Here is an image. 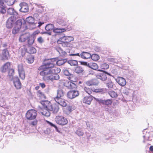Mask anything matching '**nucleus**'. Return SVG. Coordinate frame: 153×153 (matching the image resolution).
<instances>
[{"mask_svg":"<svg viewBox=\"0 0 153 153\" xmlns=\"http://www.w3.org/2000/svg\"><path fill=\"white\" fill-rule=\"evenodd\" d=\"M57 61V59L54 58L48 59L44 63V65L39 68V70H42L40 72V74L46 75L49 74L48 73L60 72V69L54 67Z\"/></svg>","mask_w":153,"mask_h":153,"instance_id":"nucleus-1","label":"nucleus"},{"mask_svg":"<svg viewBox=\"0 0 153 153\" xmlns=\"http://www.w3.org/2000/svg\"><path fill=\"white\" fill-rule=\"evenodd\" d=\"M64 92L61 89L57 91V96L54 99L55 101L61 106L65 107L67 105L65 100L62 98L64 96Z\"/></svg>","mask_w":153,"mask_h":153,"instance_id":"nucleus-2","label":"nucleus"},{"mask_svg":"<svg viewBox=\"0 0 153 153\" xmlns=\"http://www.w3.org/2000/svg\"><path fill=\"white\" fill-rule=\"evenodd\" d=\"M45 102H43V104L45 105H46V107L48 108V110L51 111H52L54 114L57 113L59 110V105L57 104H53L52 105L51 103L48 101Z\"/></svg>","mask_w":153,"mask_h":153,"instance_id":"nucleus-3","label":"nucleus"},{"mask_svg":"<svg viewBox=\"0 0 153 153\" xmlns=\"http://www.w3.org/2000/svg\"><path fill=\"white\" fill-rule=\"evenodd\" d=\"M37 114V112L36 110L34 109L30 110L26 113V117L28 120H33L36 118Z\"/></svg>","mask_w":153,"mask_h":153,"instance_id":"nucleus-4","label":"nucleus"},{"mask_svg":"<svg viewBox=\"0 0 153 153\" xmlns=\"http://www.w3.org/2000/svg\"><path fill=\"white\" fill-rule=\"evenodd\" d=\"M55 120L57 123L62 126L66 125L68 122L67 119L62 116H56L55 118Z\"/></svg>","mask_w":153,"mask_h":153,"instance_id":"nucleus-5","label":"nucleus"},{"mask_svg":"<svg viewBox=\"0 0 153 153\" xmlns=\"http://www.w3.org/2000/svg\"><path fill=\"white\" fill-rule=\"evenodd\" d=\"M98 71H102V73H100L97 75L96 77L97 78L100 79L102 81H105L107 79V75L111 76L110 73H108L106 71H103L102 70H98Z\"/></svg>","mask_w":153,"mask_h":153,"instance_id":"nucleus-6","label":"nucleus"},{"mask_svg":"<svg viewBox=\"0 0 153 153\" xmlns=\"http://www.w3.org/2000/svg\"><path fill=\"white\" fill-rule=\"evenodd\" d=\"M70 56H78L80 57L83 59H86L90 58L91 54L88 52H83L81 53L80 55L79 53L76 54H70Z\"/></svg>","mask_w":153,"mask_h":153,"instance_id":"nucleus-7","label":"nucleus"},{"mask_svg":"<svg viewBox=\"0 0 153 153\" xmlns=\"http://www.w3.org/2000/svg\"><path fill=\"white\" fill-rule=\"evenodd\" d=\"M18 71L20 78L22 80L25 78V74L23 65L22 64H18L17 66Z\"/></svg>","mask_w":153,"mask_h":153,"instance_id":"nucleus-8","label":"nucleus"},{"mask_svg":"<svg viewBox=\"0 0 153 153\" xmlns=\"http://www.w3.org/2000/svg\"><path fill=\"white\" fill-rule=\"evenodd\" d=\"M25 21L24 19H19L17 20L16 22L15 26L18 27L20 29L22 28H24L25 27V28L23 30H25L27 28V26H26L25 25Z\"/></svg>","mask_w":153,"mask_h":153,"instance_id":"nucleus-9","label":"nucleus"},{"mask_svg":"<svg viewBox=\"0 0 153 153\" xmlns=\"http://www.w3.org/2000/svg\"><path fill=\"white\" fill-rule=\"evenodd\" d=\"M146 129H145L143 131V137L144 138L143 142L144 143H145L146 141H151L152 139V138L153 137L152 135L150 134L149 132H147L146 131Z\"/></svg>","mask_w":153,"mask_h":153,"instance_id":"nucleus-10","label":"nucleus"},{"mask_svg":"<svg viewBox=\"0 0 153 153\" xmlns=\"http://www.w3.org/2000/svg\"><path fill=\"white\" fill-rule=\"evenodd\" d=\"M17 17V16H12L8 19L6 24V27L7 28H10L13 26Z\"/></svg>","mask_w":153,"mask_h":153,"instance_id":"nucleus-11","label":"nucleus"},{"mask_svg":"<svg viewBox=\"0 0 153 153\" xmlns=\"http://www.w3.org/2000/svg\"><path fill=\"white\" fill-rule=\"evenodd\" d=\"M79 92L78 91L71 90L69 91L67 94L68 97L70 99H72L78 96Z\"/></svg>","mask_w":153,"mask_h":153,"instance_id":"nucleus-12","label":"nucleus"},{"mask_svg":"<svg viewBox=\"0 0 153 153\" xmlns=\"http://www.w3.org/2000/svg\"><path fill=\"white\" fill-rule=\"evenodd\" d=\"M12 80L15 88L17 89H20L22 87V84L19 79L17 77H14L12 78Z\"/></svg>","mask_w":153,"mask_h":153,"instance_id":"nucleus-13","label":"nucleus"},{"mask_svg":"<svg viewBox=\"0 0 153 153\" xmlns=\"http://www.w3.org/2000/svg\"><path fill=\"white\" fill-rule=\"evenodd\" d=\"M81 64L87 66L89 68L94 70H97L98 68L97 64L95 63H88L86 62H81Z\"/></svg>","mask_w":153,"mask_h":153,"instance_id":"nucleus-14","label":"nucleus"},{"mask_svg":"<svg viewBox=\"0 0 153 153\" xmlns=\"http://www.w3.org/2000/svg\"><path fill=\"white\" fill-rule=\"evenodd\" d=\"M47 101H42L40 102V103L42 105L44 108L43 110L41 112L42 114L44 116H45L47 117H48L50 115V111L49 110L48 108L46 107V105H45L44 104H43V102H44Z\"/></svg>","mask_w":153,"mask_h":153,"instance_id":"nucleus-15","label":"nucleus"},{"mask_svg":"<svg viewBox=\"0 0 153 153\" xmlns=\"http://www.w3.org/2000/svg\"><path fill=\"white\" fill-rule=\"evenodd\" d=\"M95 100L100 103H101L104 105L106 106H109L112 103V102L111 100L107 99L106 100H103L102 99H99L98 98H94Z\"/></svg>","mask_w":153,"mask_h":153,"instance_id":"nucleus-16","label":"nucleus"},{"mask_svg":"<svg viewBox=\"0 0 153 153\" xmlns=\"http://www.w3.org/2000/svg\"><path fill=\"white\" fill-rule=\"evenodd\" d=\"M19 6L21 7V8L19 10L20 12L25 13L28 11V6L27 4L25 2L21 3L19 4Z\"/></svg>","mask_w":153,"mask_h":153,"instance_id":"nucleus-17","label":"nucleus"},{"mask_svg":"<svg viewBox=\"0 0 153 153\" xmlns=\"http://www.w3.org/2000/svg\"><path fill=\"white\" fill-rule=\"evenodd\" d=\"M9 56V54L8 50H7V49H3L2 51L1 59L3 60H7Z\"/></svg>","mask_w":153,"mask_h":153,"instance_id":"nucleus-18","label":"nucleus"},{"mask_svg":"<svg viewBox=\"0 0 153 153\" xmlns=\"http://www.w3.org/2000/svg\"><path fill=\"white\" fill-rule=\"evenodd\" d=\"M63 73L64 75L68 77L67 78L69 80L73 81V79L75 77V75L71 74L68 70L65 69L63 71Z\"/></svg>","mask_w":153,"mask_h":153,"instance_id":"nucleus-19","label":"nucleus"},{"mask_svg":"<svg viewBox=\"0 0 153 153\" xmlns=\"http://www.w3.org/2000/svg\"><path fill=\"white\" fill-rule=\"evenodd\" d=\"M93 98L94 97L91 95L86 96L83 98L82 101L83 103L85 104L90 105L91 102L93 100Z\"/></svg>","mask_w":153,"mask_h":153,"instance_id":"nucleus-20","label":"nucleus"},{"mask_svg":"<svg viewBox=\"0 0 153 153\" xmlns=\"http://www.w3.org/2000/svg\"><path fill=\"white\" fill-rule=\"evenodd\" d=\"M116 80L120 85L123 86H125L126 84L125 79L122 77H118L116 79Z\"/></svg>","mask_w":153,"mask_h":153,"instance_id":"nucleus-21","label":"nucleus"},{"mask_svg":"<svg viewBox=\"0 0 153 153\" xmlns=\"http://www.w3.org/2000/svg\"><path fill=\"white\" fill-rule=\"evenodd\" d=\"M26 22L30 25H34L36 27V25L37 24V22H35L34 19L32 16H30L27 18Z\"/></svg>","mask_w":153,"mask_h":153,"instance_id":"nucleus-22","label":"nucleus"},{"mask_svg":"<svg viewBox=\"0 0 153 153\" xmlns=\"http://www.w3.org/2000/svg\"><path fill=\"white\" fill-rule=\"evenodd\" d=\"M64 85L68 89H73L75 87L76 85L74 83L70 81H66L64 83Z\"/></svg>","mask_w":153,"mask_h":153,"instance_id":"nucleus-23","label":"nucleus"},{"mask_svg":"<svg viewBox=\"0 0 153 153\" xmlns=\"http://www.w3.org/2000/svg\"><path fill=\"white\" fill-rule=\"evenodd\" d=\"M10 68V63L7 62L4 64L1 68V71L3 72H5Z\"/></svg>","mask_w":153,"mask_h":153,"instance_id":"nucleus-24","label":"nucleus"},{"mask_svg":"<svg viewBox=\"0 0 153 153\" xmlns=\"http://www.w3.org/2000/svg\"><path fill=\"white\" fill-rule=\"evenodd\" d=\"M54 49L55 50L59 52L60 56H65L66 54V53L60 47L56 46L54 47Z\"/></svg>","mask_w":153,"mask_h":153,"instance_id":"nucleus-25","label":"nucleus"},{"mask_svg":"<svg viewBox=\"0 0 153 153\" xmlns=\"http://www.w3.org/2000/svg\"><path fill=\"white\" fill-rule=\"evenodd\" d=\"M86 84L88 86L96 85L98 84V82L96 79H93L87 81L86 82Z\"/></svg>","mask_w":153,"mask_h":153,"instance_id":"nucleus-26","label":"nucleus"},{"mask_svg":"<svg viewBox=\"0 0 153 153\" xmlns=\"http://www.w3.org/2000/svg\"><path fill=\"white\" fill-rule=\"evenodd\" d=\"M7 13L10 15H13V16H16L18 15V13L13 8H9L7 11Z\"/></svg>","mask_w":153,"mask_h":153,"instance_id":"nucleus-27","label":"nucleus"},{"mask_svg":"<svg viewBox=\"0 0 153 153\" xmlns=\"http://www.w3.org/2000/svg\"><path fill=\"white\" fill-rule=\"evenodd\" d=\"M106 86L109 89L112 88L114 86V83L110 79L106 80L105 82Z\"/></svg>","mask_w":153,"mask_h":153,"instance_id":"nucleus-28","label":"nucleus"},{"mask_svg":"<svg viewBox=\"0 0 153 153\" xmlns=\"http://www.w3.org/2000/svg\"><path fill=\"white\" fill-rule=\"evenodd\" d=\"M29 33H26L21 35L19 37V41L21 42H23L27 40V39L28 38Z\"/></svg>","mask_w":153,"mask_h":153,"instance_id":"nucleus-29","label":"nucleus"},{"mask_svg":"<svg viewBox=\"0 0 153 153\" xmlns=\"http://www.w3.org/2000/svg\"><path fill=\"white\" fill-rule=\"evenodd\" d=\"M66 31L65 28L55 27H54L53 30V32L56 33H60Z\"/></svg>","mask_w":153,"mask_h":153,"instance_id":"nucleus-30","label":"nucleus"},{"mask_svg":"<svg viewBox=\"0 0 153 153\" xmlns=\"http://www.w3.org/2000/svg\"><path fill=\"white\" fill-rule=\"evenodd\" d=\"M84 71L83 68L81 66H77L75 69V72L78 74L82 73Z\"/></svg>","mask_w":153,"mask_h":153,"instance_id":"nucleus-31","label":"nucleus"},{"mask_svg":"<svg viewBox=\"0 0 153 153\" xmlns=\"http://www.w3.org/2000/svg\"><path fill=\"white\" fill-rule=\"evenodd\" d=\"M54 25L52 24H48L45 26V29L47 31L53 30L54 29Z\"/></svg>","mask_w":153,"mask_h":153,"instance_id":"nucleus-32","label":"nucleus"},{"mask_svg":"<svg viewBox=\"0 0 153 153\" xmlns=\"http://www.w3.org/2000/svg\"><path fill=\"white\" fill-rule=\"evenodd\" d=\"M53 73H48L49 74L46 75H41L44 76V77L46 78L48 80H53Z\"/></svg>","mask_w":153,"mask_h":153,"instance_id":"nucleus-33","label":"nucleus"},{"mask_svg":"<svg viewBox=\"0 0 153 153\" xmlns=\"http://www.w3.org/2000/svg\"><path fill=\"white\" fill-rule=\"evenodd\" d=\"M16 0H4V3L6 5V4L8 6H11L14 4Z\"/></svg>","mask_w":153,"mask_h":153,"instance_id":"nucleus-34","label":"nucleus"},{"mask_svg":"<svg viewBox=\"0 0 153 153\" xmlns=\"http://www.w3.org/2000/svg\"><path fill=\"white\" fill-rule=\"evenodd\" d=\"M57 23L61 25L66 26L67 24L66 22L62 19H57Z\"/></svg>","mask_w":153,"mask_h":153,"instance_id":"nucleus-35","label":"nucleus"},{"mask_svg":"<svg viewBox=\"0 0 153 153\" xmlns=\"http://www.w3.org/2000/svg\"><path fill=\"white\" fill-rule=\"evenodd\" d=\"M37 95L38 97H39L42 99H46V97L43 93L40 90H39L37 91Z\"/></svg>","mask_w":153,"mask_h":153,"instance_id":"nucleus-36","label":"nucleus"},{"mask_svg":"<svg viewBox=\"0 0 153 153\" xmlns=\"http://www.w3.org/2000/svg\"><path fill=\"white\" fill-rule=\"evenodd\" d=\"M68 63L71 66H76L78 64L77 61L76 60H69L68 61Z\"/></svg>","mask_w":153,"mask_h":153,"instance_id":"nucleus-37","label":"nucleus"},{"mask_svg":"<svg viewBox=\"0 0 153 153\" xmlns=\"http://www.w3.org/2000/svg\"><path fill=\"white\" fill-rule=\"evenodd\" d=\"M67 61L66 59L59 60L57 61L56 62V64L60 66L64 64Z\"/></svg>","mask_w":153,"mask_h":153,"instance_id":"nucleus-38","label":"nucleus"},{"mask_svg":"<svg viewBox=\"0 0 153 153\" xmlns=\"http://www.w3.org/2000/svg\"><path fill=\"white\" fill-rule=\"evenodd\" d=\"M68 37L66 36H64L60 38L57 41V43L59 44L65 42L66 39Z\"/></svg>","mask_w":153,"mask_h":153,"instance_id":"nucleus-39","label":"nucleus"},{"mask_svg":"<svg viewBox=\"0 0 153 153\" xmlns=\"http://www.w3.org/2000/svg\"><path fill=\"white\" fill-rule=\"evenodd\" d=\"M28 38L27 39V43L29 45H32L34 42V40L30 36V34L29 33L28 34Z\"/></svg>","mask_w":153,"mask_h":153,"instance_id":"nucleus-40","label":"nucleus"},{"mask_svg":"<svg viewBox=\"0 0 153 153\" xmlns=\"http://www.w3.org/2000/svg\"><path fill=\"white\" fill-rule=\"evenodd\" d=\"M91 59L94 61H97L100 59L99 56L97 54H91Z\"/></svg>","mask_w":153,"mask_h":153,"instance_id":"nucleus-41","label":"nucleus"},{"mask_svg":"<svg viewBox=\"0 0 153 153\" xmlns=\"http://www.w3.org/2000/svg\"><path fill=\"white\" fill-rule=\"evenodd\" d=\"M60 72H56L55 73H53V80H57L59 79V76L57 74L58 73Z\"/></svg>","mask_w":153,"mask_h":153,"instance_id":"nucleus-42","label":"nucleus"},{"mask_svg":"<svg viewBox=\"0 0 153 153\" xmlns=\"http://www.w3.org/2000/svg\"><path fill=\"white\" fill-rule=\"evenodd\" d=\"M34 57L32 55H30L27 59V62L28 63H32L34 61Z\"/></svg>","mask_w":153,"mask_h":153,"instance_id":"nucleus-43","label":"nucleus"},{"mask_svg":"<svg viewBox=\"0 0 153 153\" xmlns=\"http://www.w3.org/2000/svg\"><path fill=\"white\" fill-rule=\"evenodd\" d=\"M109 94L110 96L112 98H115L117 96V94L116 92L113 91L109 92Z\"/></svg>","mask_w":153,"mask_h":153,"instance_id":"nucleus-44","label":"nucleus"},{"mask_svg":"<svg viewBox=\"0 0 153 153\" xmlns=\"http://www.w3.org/2000/svg\"><path fill=\"white\" fill-rule=\"evenodd\" d=\"M39 33V32L38 31H34L33 34H30V36L31 37L35 40L36 36Z\"/></svg>","mask_w":153,"mask_h":153,"instance_id":"nucleus-45","label":"nucleus"},{"mask_svg":"<svg viewBox=\"0 0 153 153\" xmlns=\"http://www.w3.org/2000/svg\"><path fill=\"white\" fill-rule=\"evenodd\" d=\"M29 53L30 54H33L36 53V50L33 47H30L29 48Z\"/></svg>","mask_w":153,"mask_h":153,"instance_id":"nucleus-46","label":"nucleus"},{"mask_svg":"<svg viewBox=\"0 0 153 153\" xmlns=\"http://www.w3.org/2000/svg\"><path fill=\"white\" fill-rule=\"evenodd\" d=\"M100 67L101 69H107L109 68V66L108 64L105 63H102Z\"/></svg>","mask_w":153,"mask_h":153,"instance_id":"nucleus-47","label":"nucleus"},{"mask_svg":"<svg viewBox=\"0 0 153 153\" xmlns=\"http://www.w3.org/2000/svg\"><path fill=\"white\" fill-rule=\"evenodd\" d=\"M47 122L50 126L54 127L55 128V130L58 132H60V131L59 130L57 127L54 124H53L52 123L49 121H47Z\"/></svg>","mask_w":153,"mask_h":153,"instance_id":"nucleus-48","label":"nucleus"},{"mask_svg":"<svg viewBox=\"0 0 153 153\" xmlns=\"http://www.w3.org/2000/svg\"><path fill=\"white\" fill-rule=\"evenodd\" d=\"M84 90L87 93H88L89 95H90V94H91L92 92V91L91 89L87 87H84Z\"/></svg>","mask_w":153,"mask_h":153,"instance_id":"nucleus-49","label":"nucleus"},{"mask_svg":"<svg viewBox=\"0 0 153 153\" xmlns=\"http://www.w3.org/2000/svg\"><path fill=\"white\" fill-rule=\"evenodd\" d=\"M5 7H6L5 4H4V6L0 7V12L1 13L4 14L5 13L6 10L5 8Z\"/></svg>","mask_w":153,"mask_h":153,"instance_id":"nucleus-50","label":"nucleus"},{"mask_svg":"<svg viewBox=\"0 0 153 153\" xmlns=\"http://www.w3.org/2000/svg\"><path fill=\"white\" fill-rule=\"evenodd\" d=\"M20 29H19L18 27H16V26H15V27L13 28V31H12V33L14 34H15L18 33L19 31V30Z\"/></svg>","mask_w":153,"mask_h":153,"instance_id":"nucleus-51","label":"nucleus"},{"mask_svg":"<svg viewBox=\"0 0 153 153\" xmlns=\"http://www.w3.org/2000/svg\"><path fill=\"white\" fill-rule=\"evenodd\" d=\"M14 74V70L13 69H10L8 73V76L11 77Z\"/></svg>","mask_w":153,"mask_h":153,"instance_id":"nucleus-52","label":"nucleus"},{"mask_svg":"<svg viewBox=\"0 0 153 153\" xmlns=\"http://www.w3.org/2000/svg\"><path fill=\"white\" fill-rule=\"evenodd\" d=\"M76 133L78 136H83L84 134V132L82 131L79 129L77 130L76 132Z\"/></svg>","mask_w":153,"mask_h":153,"instance_id":"nucleus-53","label":"nucleus"},{"mask_svg":"<svg viewBox=\"0 0 153 153\" xmlns=\"http://www.w3.org/2000/svg\"><path fill=\"white\" fill-rule=\"evenodd\" d=\"M68 38H67L66 39L65 42L68 44H70V42L73 40V38L71 36H67Z\"/></svg>","mask_w":153,"mask_h":153,"instance_id":"nucleus-54","label":"nucleus"},{"mask_svg":"<svg viewBox=\"0 0 153 153\" xmlns=\"http://www.w3.org/2000/svg\"><path fill=\"white\" fill-rule=\"evenodd\" d=\"M37 41L40 44H42L44 42V40L41 36H39L37 38Z\"/></svg>","mask_w":153,"mask_h":153,"instance_id":"nucleus-55","label":"nucleus"},{"mask_svg":"<svg viewBox=\"0 0 153 153\" xmlns=\"http://www.w3.org/2000/svg\"><path fill=\"white\" fill-rule=\"evenodd\" d=\"M75 109V107L73 105H69L67 106V110L71 112Z\"/></svg>","mask_w":153,"mask_h":153,"instance_id":"nucleus-56","label":"nucleus"},{"mask_svg":"<svg viewBox=\"0 0 153 153\" xmlns=\"http://www.w3.org/2000/svg\"><path fill=\"white\" fill-rule=\"evenodd\" d=\"M103 108L105 111L108 112L111 111V107L109 106H105L103 107Z\"/></svg>","mask_w":153,"mask_h":153,"instance_id":"nucleus-57","label":"nucleus"},{"mask_svg":"<svg viewBox=\"0 0 153 153\" xmlns=\"http://www.w3.org/2000/svg\"><path fill=\"white\" fill-rule=\"evenodd\" d=\"M2 46L4 49H7V50L10 48V46L8 45L7 44V43H5L2 44Z\"/></svg>","mask_w":153,"mask_h":153,"instance_id":"nucleus-58","label":"nucleus"},{"mask_svg":"<svg viewBox=\"0 0 153 153\" xmlns=\"http://www.w3.org/2000/svg\"><path fill=\"white\" fill-rule=\"evenodd\" d=\"M105 91V89L104 88H100L96 89V92H97L103 93Z\"/></svg>","mask_w":153,"mask_h":153,"instance_id":"nucleus-59","label":"nucleus"},{"mask_svg":"<svg viewBox=\"0 0 153 153\" xmlns=\"http://www.w3.org/2000/svg\"><path fill=\"white\" fill-rule=\"evenodd\" d=\"M62 44V46L64 47H69L70 46V44H68L66 42H62V43L60 44Z\"/></svg>","mask_w":153,"mask_h":153,"instance_id":"nucleus-60","label":"nucleus"},{"mask_svg":"<svg viewBox=\"0 0 153 153\" xmlns=\"http://www.w3.org/2000/svg\"><path fill=\"white\" fill-rule=\"evenodd\" d=\"M94 50L96 52H99L101 50L100 48L97 46H94Z\"/></svg>","mask_w":153,"mask_h":153,"instance_id":"nucleus-61","label":"nucleus"},{"mask_svg":"<svg viewBox=\"0 0 153 153\" xmlns=\"http://www.w3.org/2000/svg\"><path fill=\"white\" fill-rule=\"evenodd\" d=\"M108 61L110 62H112L113 63H116L117 62H116V60L114 58H109L108 59Z\"/></svg>","mask_w":153,"mask_h":153,"instance_id":"nucleus-62","label":"nucleus"},{"mask_svg":"<svg viewBox=\"0 0 153 153\" xmlns=\"http://www.w3.org/2000/svg\"><path fill=\"white\" fill-rule=\"evenodd\" d=\"M37 120H34L31 123V124L33 126H35L37 124Z\"/></svg>","mask_w":153,"mask_h":153,"instance_id":"nucleus-63","label":"nucleus"},{"mask_svg":"<svg viewBox=\"0 0 153 153\" xmlns=\"http://www.w3.org/2000/svg\"><path fill=\"white\" fill-rule=\"evenodd\" d=\"M39 84V85L43 88H45V85L43 83H40Z\"/></svg>","mask_w":153,"mask_h":153,"instance_id":"nucleus-64","label":"nucleus"}]
</instances>
